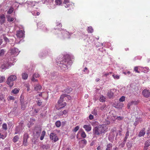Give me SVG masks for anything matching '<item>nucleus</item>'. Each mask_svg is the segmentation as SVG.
<instances>
[{"label":"nucleus","mask_w":150,"mask_h":150,"mask_svg":"<svg viewBox=\"0 0 150 150\" xmlns=\"http://www.w3.org/2000/svg\"><path fill=\"white\" fill-rule=\"evenodd\" d=\"M68 57L69 55H67L64 56L62 60L61 59L57 62V65L62 71H67L69 67H70L72 63V61L68 58Z\"/></svg>","instance_id":"nucleus-1"},{"label":"nucleus","mask_w":150,"mask_h":150,"mask_svg":"<svg viewBox=\"0 0 150 150\" xmlns=\"http://www.w3.org/2000/svg\"><path fill=\"white\" fill-rule=\"evenodd\" d=\"M107 128V125H99L93 129V133L96 135H99L104 133Z\"/></svg>","instance_id":"nucleus-2"},{"label":"nucleus","mask_w":150,"mask_h":150,"mask_svg":"<svg viewBox=\"0 0 150 150\" xmlns=\"http://www.w3.org/2000/svg\"><path fill=\"white\" fill-rule=\"evenodd\" d=\"M50 138L51 140L54 142H57L59 139L58 137L56 134L54 133H52L50 134Z\"/></svg>","instance_id":"nucleus-3"},{"label":"nucleus","mask_w":150,"mask_h":150,"mask_svg":"<svg viewBox=\"0 0 150 150\" xmlns=\"http://www.w3.org/2000/svg\"><path fill=\"white\" fill-rule=\"evenodd\" d=\"M10 66V65L9 62L6 60L4 62L3 64H1V68L3 69H6L8 68Z\"/></svg>","instance_id":"nucleus-4"},{"label":"nucleus","mask_w":150,"mask_h":150,"mask_svg":"<svg viewBox=\"0 0 150 150\" xmlns=\"http://www.w3.org/2000/svg\"><path fill=\"white\" fill-rule=\"evenodd\" d=\"M9 52L11 54V55L16 56L18 54L20 51H19L17 48H14L11 49L9 50Z\"/></svg>","instance_id":"nucleus-5"},{"label":"nucleus","mask_w":150,"mask_h":150,"mask_svg":"<svg viewBox=\"0 0 150 150\" xmlns=\"http://www.w3.org/2000/svg\"><path fill=\"white\" fill-rule=\"evenodd\" d=\"M28 135L27 133H25L24 135L23 139V145L25 146H26L28 145L27 140L28 138Z\"/></svg>","instance_id":"nucleus-6"},{"label":"nucleus","mask_w":150,"mask_h":150,"mask_svg":"<svg viewBox=\"0 0 150 150\" xmlns=\"http://www.w3.org/2000/svg\"><path fill=\"white\" fill-rule=\"evenodd\" d=\"M25 32L22 30L17 31L16 35L18 38H23L25 36Z\"/></svg>","instance_id":"nucleus-7"},{"label":"nucleus","mask_w":150,"mask_h":150,"mask_svg":"<svg viewBox=\"0 0 150 150\" xmlns=\"http://www.w3.org/2000/svg\"><path fill=\"white\" fill-rule=\"evenodd\" d=\"M143 96L146 98H149L150 96V92L146 89L142 91Z\"/></svg>","instance_id":"nucleus-8"},{"label":"nucleus","mask_w":150,"mask_h":150,"mask_svg":"<svg viewBox=\"0 0 150 150\" xmlns=\"http://www.w3.org/2000/svg\"><path fill=\"white\" fill-rule=\"evenodd\" d=\"M115 132L113 131L112 132H111L110 135L108 137V139L111 142H112L114 139V138L115 136Z\"/></svg>","instance_id":"nucleus-9"},{"label":"nucleus","mask_w":150,"mask_h":150,"mask_svg":"<svg viewBox=\"0 0 150 150\" xmlns=\"http://www.w3.org/2000/svg\"><path fill=\"white\" fill-rule=\"evenodd\" d=\"M83 127L87 132L90 131L91 129V127L90 125H85L83 126Z\"/></svg>","instance_id":"nucleus-10"},{"label":"nucleus","mask_w":150,"mask_h":150,"mask_svg":"<svg viewBox=\"0 0 150 150\" xmlns=\"http://www.w3.org/2000/svg\"><path fill=\"white\" fill-rule=\"evenodd\" d=\"M41 131V130L40 128H36L34 131V133H35L37 137H38L40 134Z\"/></svg>","instance_id":"nucleus-11"},{"label":"nucleus","mask_w":150,"mask_h":150,"mask_svg":"<svg viewBox=\"0 0 150 150\" xmlns=\"http://www.w3.org/2000/svg\"><path fill=\"white\" fill-rule=\"evenodd\" d=\"M113 91L114 90L111 89L108 91L107 96L110 98H112L113 96Z\"/></svg>","instance_id":"nucleus-12"},{"label":"nucleus","mask_w":150,"mask_h":150,"mask_svg":"<svg viewBox=\"0 0 150 150\" xmlns=\"http://www.w3.org/2000/svg\"><path fill=\"white\" fill-rule=\"evenodd\" d=\"M150 145V140H147L145 143V146L144 148V150H147L149 146Z\"/></svg>","instance_id":"nucleus-13"},{"label":"nucleus","mask_w":150,"mask_h":150,"mask_svg":"<svg viewBox=\"0 0 150 150\" xmlns=\"http://www.w3.org/2000/svg\"><path fill=\"white\" fill-rule=\"evenodd\" d=\"M87 141L85 139H83L81 140L79 142V145L80 146L82 145V147H84L87 143Z\"/></svg>","instance_id":"nucleus-14"},{"label":"nucleus","mask_w":150,"mask_h":150,"mask_svg":"<svg viewBox=\"0 0 150 150\" xmlns=\"http://www.w3.org/2000/svg\"><path fill=\"white\" fill-rule=\"evenodd\" d=\"M58 105L59 107H56V108L57 109L59 110L65 107L66 105V102H63L62 103L59 104Z\"/></svg>","instance_id":"nucleus-15"},{"label":"nucleus","mask_w":150,"mask_h":150,"mask_svg":"<svg viewBox=\"0 0 150 150\" xmlns=\"http://www.w3.org/2000/svg\"><path fill=\"white\" fill-rule=\"evenodd\" d=\"M39 2H36L34 1H28V3L29 5L32 6H34L35 4H38L39 3Z\"/></svg>","instance_id":"nucleus-16"},{"label":"nucleus","mask_w":150,"mask_h":150,"mask_svg":"<svg viewBox=\"0 0 150 150\" xmlns=\"http://www.w3.org/2000/svg\"><path fill=\"white\" fill-rule=\"evenodd\" d=\"M137 104V102L136 101H132L129 103L127 104V108L129 109L130 107L133 105H136Z\"/></svg>","instance_id":"nucleus-17"},{"label":"nucleus","mask_w":150,"mask_h":150,"mask_svg":"<svg viewBox=\"0 0 150 150\" xmlns=\"http://www.w3.org/2000/svg\"><path fill=\"white\" fill-rule=\"evenodd\" d=\"M145 129L143 128L140 131L138 136L139 137H141L144 136L145 134Z\"/></svg>","instance_id":"nucleus-18"},{"label":"nucleus","mask_w":150,"mask_h":150,"mask_svg":"<svg viewBox=\"0 0 150 150\" xmlns=\"http://www.w3.org/2000/svg\"><path fill=\"white\" fill-rule=\"evenodd\" d=\"M66 96L65 95H62L60 97V99L58 101V104H60L62 103L63 102V100H64V98H65V96Z\"/></svg>","instance_id":"nucleus-19"},{"label":"nucleus","mask_w":150,"mask_h":150,"mask_svg":"<svg viewBox=\"0 0 150 150\" xmlns=\"http://www.w3.org/2000/svg\"><path fill=\"white\" fill-rule=\"evenodd\" d=\"M67 113V111L66 110H64L63 111H61L59 112L58 113V115L59 116H61L63 115H66Z\"/></svg>","instance_id":"nucleus-20"},{"label":"nucleus","mask_w":150,"mask_h":150,"mask_svg":"<svg viewBox=\"0 0 150 150\" xmlns=\"http://www.w3.org/2000/svg\"><path fill=\"white\" fill-rule=\"evenodd\" d=\"M28 75L26 72H24L22 74V77L23 79L24 80H26L27 79Z\"/></svg>","instance_id":"nucleus-21"},{"label":"nucleus","mask_w":150,"mask_h":150,"mask_svg":"<svg viewBox=\"0 0 150 150\" xmlns=\"http://www.w3.org/2000/svg\"><path fill=\"white\" fill-rule=\"evenodd\" d=\"M7 83L10 87H12L13 85V81L9 80L8 79L6 81Z\"/></svg>","instance_id":"nucleus-22"},{"label":"nucleus","mask_w":150,"mask_h":150,"mask_svg":"<svg viewBox=\"0 0 150 150\" xmlns=\"http://www.w3.org/2000/svg\"><path fill=\"white\" fill-rule=\"evenodd\" d=\"M27 103L26 102L21 103V108L23 110H25Z\"/></svg>","instance_id":"nucleus-23"},{"label":"nucleus","mask_w":150,"mask_h":150,"mask_svg":"<svg viewBox=\"0 0 150 150\" xmlns=\"http://www.w3.org/2000/svg\"><path fill=\"white\" fill-rule=\"evenodd\" d=\"M92 114H93V115L96 116L98 114H100V113H99V112L98 111V109L95 108V109L91 112Z\"/></svg>","instance_id":"nucleus-24"},{"label":"nucleus","mask_w":150,"mask_h":150,"mask_svg":"<svg viewBox=\"0 0 150 150\" xmlns=\"http://www.w3.org/2000/svg\"><path fill=\"white\" fill-rule=\"evenodd\" d=\"M16 76L15 75H11L8 77V79L13 81L16 79Z\"/></svg>","instance_id":"nucleus-25"},{"label":"nucleus","mask_w":150,"mask_h":150,"mask_svg":"<svg viewBox=\"0 0 150 150\" xmlns=\"http://www.w3.org/2000/svg\"><path fill=\"white\" fill-rule=\"evenodd\" d=\"M54 0H42V2L44 4H49L52 3Z\"/></svg>","instance_id":"nucleus-26"},{"label":"nucleus","mask_w":150,"mask_h":150,"mask_svg":"<svg viewBox=\"0 0 150 150\" xmlns=\"http://www.w3.org/2000/svg\"><path fill=\"white\" fill-rule=\"evenodd\" d=\"M112 144L111 143L108 144L106 146V150H112Z\"/></svg>","instance_id":"nucleus-27"},{"label":"nucleus","mask_w":150,"mask_h":150,"mask_svg":"<svg viewBox=\"0 0 150 150\" xmlns=\"http://www.w3.org/2000/svg\"><path fill=\"white\" fill-rule=\"evenodd\" d=\"M19 90L20 89L19 88H15L11 91V93L14 94H16L18 93Z\"/></svg>","instance_id":"nucleus-28"},{"label":"nucleus","mask_w":150,"mask_h":150,"mask_svg":"<svg viewBox=\"0 0 150 150\" xmlns=\"http://www.w3.org/2000/svg\"><path fill=\"white\" fill-rule=\"evenodd\" d=\"M41 88L42 87L39 84H37L35 87V90L37 91L40 90Z\"/></svg>","instance_id":"nucleus-29"},{"label":"nucleus","mask_w":150,"mask_h":150,"mask_svg":"<svg viewBox=\"0 0 150 150\" xmlns=\"http://www.w3.org/2000/svg\"><path fill=\"white\" fill-rule=\"evenodd\" d=\"M115 134H116V137L115 138V139H117V138H118L119 137H118V135H119V136H121V131L120 130H118L117 131H115Z\"/></svg>","instance_id":"nucleus-30"},{"label":"nucleus","mask_w":150,"mask_h":150,"mask_svg":"<svg viewBox=\"0 0 150 150\" xmlns=\"http://www.w3.org/2000/svg\"><path fill=\"white\" fill-rule=\"evenodd\" d=\"M106 98L103 95H102L100 96L99 100L102 102H103L105 101Z\"/></svg>","instance_id":"nucleus-31"},{"label":"nucleus","mask_w":150,"mask_h":150,"mask_svg":"<svg viewBox=\"0 0 150 150\" xmlns=\"http://www.w3.org/2000/svg\"><path fill=\"white\" fill-rule=\"evenodd\" d=\"M19 139V137L18 136L16 135L14 136L13 139V141L14 142L16 143L18 141Z\"/></svg>","instance_id":"nucleus-32"},{"label":"nucleus","mask_w":150,"mask_h":150,"mask_svg":"<svg viewBox=\"0 0 150 150\" xmlns=\"http://www.w3.org/2000/svg\"><path fill=\"white\" fill-rule=\"evenodd\" d=\"M0 19L2 20V22H1L3 23H4L5 21V16L3 14H2L0 16Z\"/></svg>","instance_id":"nucleus-33"},{"label":"nucleus","mask_w":150,"mask_h":150,"mask_svg":"<svg viewBox=\"0 0 150 150\" xmlns=\"http://www.w3.org/2000/svg\"><path fill=\"white\" fill-rule=\"evenodd\" d=\"M87 31L88 33H92L93 30L91 26H89L88 28Z\"/></svg>","instance_id":"nucleus-34"},{"label":"nucleus","mask_w":150,"mask_h":150,"mask_svg":"<svg viewBox=\"0 0 150 150\" xmlns=\"http://www.w3.org/2000/svg\"><path fill=\"white\" fill-rule=\"evenodd\" d=\"M46 133V132L45 131H43L42 132V133L41 134V136L40 137V139L41 140H42L45 137V135Z\"/></svg>","instance_id":"nucleus-35"},{"label":"nucleus","mask_w":150,"mask_h":150,"mask_svg":"<svg viewBox=\"0 0 150 150\" xmlns=\"http://www.w3.org/2000/svg\"><path fill=\"white\" fill-rule=\"evenodd\" d=\"M81 137L83 138H86V135L85 133L83 130H82V132H81Z\"/></svg>","instance_id":"nucleus-36"},{"label":"nucleus","mask_w":150,"mask_h":150,"mask_svg":"<svg viewBox=\"0 0 150 150\" xmlns=\"http://www.w3.org/2000/svg\"><path fill=\"white\" fill-rule=\"evenodd\" d=\"M55 3L57 5H60L62 4L61 0H55Z\"/></svg>","instance_id":"nucleus-37"},{"label":"nucleus","mask_w":150,"mask_h":150,"mask_svg":"<svg viewBox=\"0 0 150 150\" xmlns=\"http://www.w3.org/2000/svg\"><path fill=\"white\" fill-rule=\"evenodd\" d=\"M13 7H11L7 12V13L8 14H11L13 11Z\"/></svg>","instance_id":"nucleus-38"},{"label":"nucleus","mask_w":150,"mask_h":150,"mask_svg":"<svg viewBox=\"0 0 150 150\" xmlns=\"http://www.w3.org/2000/svg\"><path fill=\"white\" fill-rule=\"evenodd\" d=\"M7 18L8 21L9 22H12L14 20L13 18L11 17L10 16H8Z\"/></svg>","instance_id":"nucleus-39"},{"label":"nucleus","mask_w":150,"mask_h":150,"mask_svg":"<svg viewBox=\"0 0 150 150\" xmlns=\"http://www.w3.org/2000/svg\"><path fill=\"white\" fill-rule=\"evenodd\" d=\"M55 125L57 127H59L61 125V122L59 121H56L55 123Z\"/></svg>","instance_id":"nucleus-40"},{"label":"nucleus","mask_w":150,"mask_h":150,"mask_svg":"<svg viewBox=\"0 0 150 150\" xmlns=\"http://www.w3.org/2000/svg\"><path fill=\"white\" fill-rule=\"evenodd\" d=\"M129 131L128 130H127V131L126 133V135L125 137L124 138V140L125 141H126L128 137L129 136Z\"/></svg>","instance_id":"nucleus-41"},{"label":"nucleus","mask_w":150,"mask_h":150,"mask_svg":"<svg viewBox=\"0 0 150 150\" xmlns=\"http://www.w3.org/2000/svg\"><path fill=\"white\" fill-rule=\"evenodd\" d=\"M2 128L5 130H6L7 129V125L6 123H4L3 124Z\"/></svg>","instance_id":"nucleus-42"},{"label":"nucleus","mask_w":150,"mask_h":150,"mask_svg":"<svg viewBox=\"0 0 150 150\" xmlns=\"http://www.w3.org/2000/svg\"><path fill=\"white\" fill-rule=\"evenodd\" d=\"M6 137V136L1 133V131H0V139H4L5 137Z\"/></svg>","instance_id":"nucleus-43"},{"label":"nucleus","mask_w":150,"mask_h":150,"mask_svg":"<svg viewBox=\"0 0 150 150\" xmlns=\"http://www.w3.org/2000/svg\"><path fill=\"white\" fill-rule=\"evenodd\" d=\"M5 51L3 49L1 50H0V57L2 56L5 53Z\"/></svg>","instance_id":"nucleus-44"},{"label":"nucleus","mask_w":150,"mask_h":150,"mask_svg":"<svg viewBox=\"0 0 150 150\" xmlns=\"http://www.w3.org/2000/svg\"><path fill=\"white\" fill-rule=\"evenodd\" d=\"M79 126L76 127L73 130V131L74 132H76L79 129Z\"/></svg>","instance_id":"nucleus-45"},{"label":"nucleus","mask_w":150,"mask_h":150,"mask_svg":"<svg viewBox=\"0 0 150 150\" xmlns=\"http://www.w3.org/2000/svg\"><path fill=\"white\" fill-rule=\"evenodd\" d=\"M140 67H134V70L135 71V72L138 73H139L140 72L138 71V69Z\"/></svg>","instance_id":"nucleus-46"},{"label":"nucleus","mask_w":150,"mask_h":150,"mask_svg":"<svg viewBox=\"0 0 150 150\" xmlns=\"http://www.w3.org/2000/svg\"><path fill=\"white\" fill-rule=\"evenodd\" d=\"M144 72V73H147L149 71V69L148 67H145L143 68Z\"/></svg>","instance_id":"nucleus-47"},{"label":"nucleus","mask_w":150,"mask_h":150,"mask_svg":"<svg viewBox=\"0 0 150 150\" xmlns=\"http://www.w3.org/2000/svg\"><path fill=\"white\" fill-rule=\"evenodd\" d=\"M126 142V141H125L124 140L122 142L121 144H120V146H121L122 148H123L124 147L125 142Z\"/></svg>","instance_id":"nucleus-48"},{"label":"nucleus","mask_w":150,"mask_h":150,"mask_svg":"<svg viewBox=\"0 0 150 150\" xmlns=\"http://www.w3.org/2000/svg\"><path fill=\"white\" fill-rule=\"evenodd\" d=\"M23 99H24L23 96L22 95H21V96L20 98V99H19L20 100L21 102V103H22L23 102H24L23 101Z\"/></svg>","instance_id":"nucleus-49"},{"label":"nucleus","mask_w":150,"mask_h":150,"mask_svg":"<svg viewBox=\"0 0 150 150\" xmlns=\"http://www.w3.org/2000/svg\"><path fill=\"white\" fill-rule=\"evenodd\" d=\"M125 97L124 96H122L119 99V101L120 102H123L125 101Z\"/></svg>","instance_id":"nucleus-50"},{"label":"nucleus","mask_w":150,"mask_h":150,"mask_svg":"<svg viewBox=\"0 0 150 150\" xmlns=\"http://www.w3.org/2000/svg\"><path fill=\"white\" fill-rule=\"evenodd\" d=\"M5 79V77L3 76H0V83L2 82Z\"/></svg>","instance_id":"nucleus-51"},{"label":"nucleus","mask_w":150,"mask_h":150,"mask_svg":"<svg viewBox=\"0 0 150 150\" xmlns=\"http://www.w3.org/2000/svg\"><path fill=\"white\" fill-rule=\"evenodd\" d=\"M127 146L129 148H130L132 146L131 143L130 142H128L127 143Z\"/></svg>","instance_id":"nucleus-52"},{"label":"nucleus","mask_w":150,"mask_h":150,"mask_svg":"<svg viewBox=\"0 0 150 150\" xmlns=\"http://www.w3.org/2000/svg\"><path fill=\"white\" fill-rule=\"evenodd\" d=\"M64 6L66 7V8H69L70 7V4L68 3V4L67 3H65L64 4H63Z\"/></svg>","instance_id":"nucleus-53"},{"label":"nucleus","mask_w":150,"mask_h":150,"mask_svg":"<svg viewBox=\"0 0 150 150\" xmlns=\"http://www.w3.org/2000/svg\"><path fill=\"white\" fill-rule=\"evenodd\" d=\"M112 76L115 79H118L119 78V76L117 75L114 74Z\"/></svg>","instance_id":"nucleus-54"},{"label":"nucleus","mask_w":150,"mask_h":150,"mask_svg":"<svg viewBox=\"0 0 150 150\" xmlns=\"http://www.w3.org/2000/svg\"><path fill=\"white\" fill-rule=\"evenodd\" d=\"M123 118V117L121 116H117L116 118V119L119 121L122 120Z\"/></svg>","instance_id":"nucleus-55"},{"label":"nucleus","mask_w":150,"mask_h":150,"mask_svg":"<svg viewBox=\"0 0 150 150\" xmlns=\"http://www.w3.org/2000/svg\"><path fill=\"white\" fill-rule=\"evenodd\" d=\"M63 95H65L66 96H65V97H67L69 100H70L71 99V97L69 95H67L66 94H63Z\"/></svg>","instance_id":"nucleus-56"},{"label":"nucleus","mask_w":150,"mask_h":150,"mask_svg":"<svg viewBox=\"0 0 150 150\" xmlns=\"http://www.w3.org/2000/svg\"><path fill=\"white\" fill-rule=\"evenodd\" d=\"M56 24L57 26H59V27H62V24L59 22H57Z\"/></svg>","instance_id":"nucleus-57"},{"label":"nucleus","mask_w":150,"mask_h":150,"mask_svg":"<svg viewBox=\"0 0 150 150\" xmlns=\"http://www.w3.org/2000/svg\"><path fill=\"white\" fill-rule=\"evenodd\" d=\"M35 77L33 76V77L31 79V80L33 81H38V80L36 79L35 78Z\"/></svg>","instance_id":"nucleus-58"},{"label":"nucleus","mask_w":150,"mask_h":150,"mask_svg":"<svg viewBox=\"0 0 150 150\" xmlns=\"http://www.w3.org/2000/svg\"><path fill=\"white\" fill-rule=\"evenodd\" d=\"M33 76L35 77V78H37L39 77L40 76L39 74H34Z\"/></svg>","instance_id":"nucleus-59"},{"label":"nucleus","mask_w":150,"mask_h":150,"mask_svg":"<svg viewBox=\"0 0 150 150\" xmlns=\"http://www.w3.org/2000/svg\"><path fill=\"white\" fill-rule=\"evenodd\" d=\"M89 118L90 120H92L93 118V116L91 114H90L89 116Z\"/></svg>","instance_id":"nucleus-60"},{"label":"nucleus","mask_w":150,"mask_h":150,"mask_svg":"<svg viewBox=\"0 0 150 150\" xmlns=\"http://www.w3.org/2000/svg\"><path fill=\"white\" fill-rule=\"evenodd\" d=\"M8 98H9V99L10 100H14L15 99L14 97H13V96H9Z\"/></svg>","instance_id":"nucleus-61"},{"label":"nucleus","mask_w":150,"mask_h":150,"mask_svg":"<svg viewBox=\"0 0 150 150\" xmlns=\"http://www.w3.org/2000/svg\"><path fill=\"white\" fill-rule=\"evenodd\" d=\"M69 0H64V2H63V4H68L69 3Z\"/></svg>","instance_id":"nucleus-62"},{"label":"nucleus","mask_w":150,"mask_h":150,"mask_svg":"<svg viewBox=\"0 0 150 150\" xmlns=\"http://www.w3.org/2000/svg\"><path fill=\"white\" fill-rule=\"evenodd\" d=\"M42 52H40L39 54V56L40 57H42L43 56H45V55L44 54H43V55H42Z\"/></svg>","instance_id":"nucleus-63"},{"label":"nucleus","mask_w":150,"mask_h":150,"mask_svg":"<svg viewBox=\"0 0 150 150\" xmlns=\"http://www.w3.org/2000/svg\"><path fill=\"white\" fill-rule=\"evenodd\" d=\"M142 119L141 118H139L137 120V121H138L139 122H141L142 121Z\"/></svg>","instance_id":"nucleus-64"}]
</instances>
